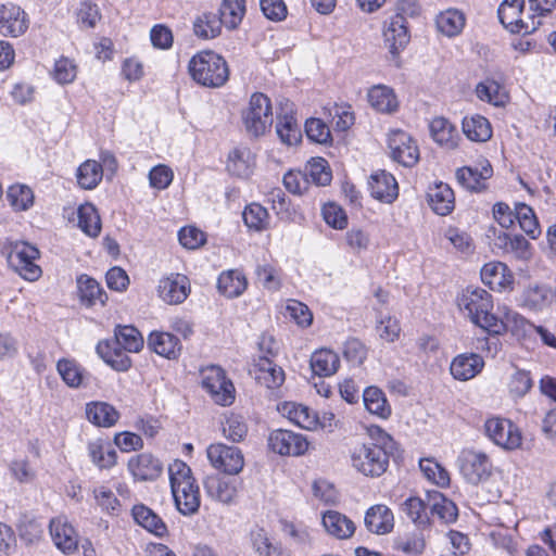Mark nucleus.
<instances>
[{
  "label": "nucleus",
  "mask_w": 556,
  "mask_h": 556,
  "mask_svg": "<svg viewBox=\"0 0 556 556\" xmlns=\"http://www.w3.org/2000/svg\"><path fill=\"white\" fill-rule=\"evenodd\" d=\"M501 317H497V321L502 324L503 329L501 333L509 330L516 336H527L536 325L532 324L519 313L510 309L507 306L500 307Z\"/></svg>",
  "instance_id": "obj_38"
},
{
  "label": "nucleus",
  "mask_w": 556,
  "mask_h": 556,
  "mask_svg": "<svg viewBox=\"0 0 556 556\" xmlns=\"http://www.w3.org/2000/svg\"><path fill=\"white\" fill-rule=\"evenodd\" d=\"M128 470L138 481L155 480L163 471L162 463L149 453L130 457Z\"/></svg>",
  "instance_id": "obj_22"
},
{
  "label": "nucleus",
  "mask_w": 556,
  "mask_h": 556,
  "mask_svg": "<svg viewBox=\"0 0 556 556\" xmlns=\"http://www.w3.org/2000/svg\"><path fill=\"white\" fill-rule=\"evenodd\" d=\"M493 175L491 163L483 159L475 166H464L456 172L458 182L467 190L481 192L486 189V180Z\"/></svg>",
  "instance_id": "obj_15"
},
{
  "label": "nucleus",
  "mask_w": 556,
  "mask_h": 556,
  "mask_svg": "<svg viewBox=\"0 0 556 556\" xmlns=\"http://www.w3.org/2000/svg\"><path fill=\"white\" fill-rule=\"evenodd\" d=\"M304 173L307 174L309 184L327 186L331 182L332 174L328 162L323 157H312L305 165Z\"/></svg>",
  "instance_id": "obj_55"
},
{
  "label": "nucleus",
  "mask_w": 556,
  "mask_h": 556,
  "mask_svg": "<svg viewBox=\"0 0 556 556\" xmlns=\"http://www.w3.org/2000/svg\"><path fill=\"white\" fill-rule=\"evenodd\" d=\"M159 298L168 305L184 303L191 292L189 278L179 273L162 277L156 287Z\"/></svg>",
  "instance_id": "obj_13"
},
{
  "label": "nucleus",
  "mask_w": 556,
  "mask_h": 556,
  "mask_svg": "<svg viewBox=\"0 0 556 556\" xmlns=\"http://www.w3.org/2000/svg\"><path fill=\"white\" fill-rule=\"evenodd\" d=\"M500 22L511 33L530 34L538 29L541 21L529 15L523 20L525 0H504L497 10Z\"/></svg>",
  "instance_id": "obj_7"
},
{
  "label": "nucleus",
  "mask_w": 556,
  "mask_h": 556,
  "mask_svg": "<svg viewBox=\"0 0 556 556\" xmlns=\"http://www.w3.org/2000/svg\"><path fill=\"white\" fill-rule=\"evenodd\" d=\"M427 197L430 207L438 215L446 216L454 210V191L446 184L439 182L430 187Z\"/></svg>",
  "instance_id": "obj_29"
},
{
  "label": "nucleus",
  "mask_w": 556,
  "mask_h": 556,
  "mask_svg": "<svg viewBox=\"0 0 556 556\" xmlns=\"http://www.w3.org/2000/svg\"><path fill=\"white\" fill-rule=\"evenodd\" d=\"M457 465L463 478L473 485L486 482L493 472V464L489 455L472 448H465L460 452Z\"/></svg>",
  "instance_id": "obj_6"
},
{
  "label": "nucleus",
  "mask_w": 556,
  "mask_h": 556,
  "mask_svg": "<svg viewBox=\"0 0 556 556\" xmlns=\"http://www.w3.org/2000/svg\"><path fill=\"white\" fill-rule=\"evenodd\" d=\"M1 254L5 256L9 266L21 277L28 281L37 280L41 269L35 264L39 251L27 242H5L1 248Z\"/></svg>",
  "instance_id": "obj_4"
},
{
  "label": "nucleus",
  "mask_w": 556,
  "mask_h": 556,
  "mask_svg": "<svg viewBox=\"0 0 556 556\" xmlns=\"http://www.w3.org/2000/svg\"><path fill=\"white\" fill-rule=\"evenodd\" d=\"M384 45L395 58L407 46L410 36L406 17L402 13L390 16L383 26Z\"/></svg>",
  "instance_id": "obj_14"
},
{
  "label": "nucleus",
  "mask_w": 556,
  "mask_h": 556,
  "mask_svg": "<svg viewBox=\"0 0 556 556\" xmlns=\"http://www.w3.org/2000/svg\"><path fill=\"white\" fill-rule=\"evenodd\" d=\"M88 420L98 427L111 428L119 419L116 408L106 402H91L86 405Z\"/></svg>",
  "instance_id": "obj_32"
},
{
  "label": "nucleus",
  "mask_w": 556,
  "mask_h": 556,
  "mask_svg": "<svg viewBox=\"0 0 556 556\" xmlns=\"http://www.w3.org/2000/svg\"><path fill=\"white\" fill-rule=\"evenodd\" d=\"M7 200L14 211H27L34 204V193L26 185H13L7 191Z\"/></svg>",
  "instance_id": "obj_57"
},
{
  "label": "nucleus",
  "mask_w": 556,
  "mask_h": 556,
  "mask_svg": "<svg viewBox=\"0 0 556 556\" xmlns=\"http://www.w3.org/2000/svg\"><path fill=\"white\" fill-rule=\"evenodd\" d=\"M340 358L337 353L328 349L315 351L311 356V368L315 375L328 377L337 372Z\"/></svg>",
  "instance_id": "obj_40"
},
{
  "label": "nucleus",
  "mask_w": 556,
  "mask_h": 556,
  "mask_svg": "<svg viewBox=\"0 0 556 556\" xmlns=\"http://www.w3.org/2000/svg\"><path fill=\"white\" fill-rule=\"evenodd\" d=\"M134 520L150 533L163 538L167 534L165 522L151 508L143 504L135 505L131 509Z\"/></svg>",
  "instance_id": "obj_33"
},
{
  "label": "nucleus",
  "mask_w": 556,
  "mask_h": 556,
  "mask_svg": "<svg viewBox=\"0 0 556 556\" xmlns=\"http://www.w3.org/2000/svg\"><path fill=\"white\" fill-rule=\"evenodd\" d=\"M551 291L544 286L529 287L523 293V305L532 311H542L551 302Z\"/></svg>",
  "instance_id": "obj_59"
},
{
  "label": "nucleus",
  "mask_w": 556,
  "mask_h": 556,
  "mask_svg": "<svg viewBox=\"0 0 556 556\" xmlns=\"http://www.w3.org/2000/svg\"><path fill=\"white\" fill-rule=\"evenodd\" d=\"M169 482L172 490L179 486L193 484L195 479L190 467L182 460L176 459L168 467Z\"/></svg>",
  "instance_id": "obj_61"
},
{
  "label": "nucleus",
  "mask_w": 556,
  "mask_h": 556,
  "mask_svg": "<svg viewBox=\"0 0 556 556\" xmlns=\"http://www.w3.org/2000/svg\"><path fill=\"white\" fill-rule=\"evenodd\" d=\"M370 194L382 202L392 203L399 195V186L393 175L377 170L368 180Z\"/></svg>",
  "instance_id": "obj_23"
},
{
  "label": "nucleus",
  "mask_w": 556,
  "mask_h": 556,
  "mask_svg": "<svg viewBox=\"0 0 556 556\" xmlns=\"http://www.w3.org/2000/svg\"><path fill=\"white\" fill-rule=\"evenodd\" d=\"M276 132L281 142L287 146L296 144L301 141L302 138L300 125L292 115L288 114L278 118Z\"/></svg>",
  "instance_id": "obj_53"
},
{
  "label": "nucleus",
  "mask_w": 556,
  "mask_h": 556,
  "mask_svg": "<svg viewBox=\"0 0 556 556\" xmlns=\"http://www.w3.org/2000/svg\"><path fill=\"white\" fill-rule=\"evenodd\" d=\"M220 425L223 435L233 443L243 441L248 434V424L244 417L239 414L229 413L225 415Z\"/></svg>",
  "instance_id": "obj_49"
},
{
  "label": "nucleus",
  "mask_w": 556,
  "mask_h": 556,
  "mask_svg": "<svg viewBox=\"0 0 556 556\" xmlns=\"http://www.w3.org/2000/svg\"><path fill=\"white\" fill-rule=\"evenodd\" d=\"M78 289L80 299L88 306L97 304L104 305L106 302V293L100 287L99 282L87 275H81L78 280Z\"/></svg>",
  "instance_id": "obj_45"
},
{
  "label": "nucleus",
  "mask_w": 556,
  "mask_h": 556,
  "mask_svg": "<svg viewBox=\"0 0 556 556\" xmlns=\"http://www.w3.org/2000/svg\"><path fill=\"white\" fill-rule=\"evenodd\" d=\"M515 215L520 228L531 238L536 239L541 235L538 218L533 208L525 203H517Z\"/></svg>",
  "instance_id": "obj_54"
},
{
  "label": "nucleus",
  "mask_w": 556,
  "mask_h": 556,
  "mask_svg": "<svg viewBox=\"0 0 556 556\" xmlns=\"http://www.w3.org/2000/svg\"><path fill=\"white\" fill-rule=\"evenodd\" d=\"M484 367L483 358L476 353H464L453 358L450 371L459 381L475 378Z\"/></svg>",
  "instance_id": "obj_24"
},
{
  "label": "nucleus",
  "mask_w": 556,
  "mask_h": 556,
  "mask_svg": "<svg viewBox=\"0 0 556 556\" xmlns=\"http://www.w3.org/2000/svg\"><path fill=\"white\" fill-rule=\"evenodd\" d=\"M244 224L256 231L266 229L268 226V213L260 204L252 203L245 207L242 214Z\"/></svg>",
  "instance_id": "obj_60"
},
{
  "label": "nucleus",
  "mask_w": 556,
  "mask_h": 556,
  "mask_svg": "<svg viewBox=\"0 0 556 556\" xmlns=\"http://www.w3.org/2000/svg\"><path fill=\"white\" fill-rule=\"evenodd\" d=\"M56 370L64 383L70 388H86L90 383L91 375L75 359H60L56 363Z\"/></svg>",
  "instance_id": "obj_27"
},
{
  "label": "nucleus",
  "mask_w": 556,
  "mask_h": 556,
  "mask_svg": "<svg viewBox=\"0 0 556 556\" xmlns=\"http://www.w3.org/2000/svg\"><path fill=\"white\" fill-rule=\"evenodd\" d=\"M87 450L91 462L99 469H110L115 466L117 458L116 451L109 444H105L101 439L89 442Z\"/></svg>",
  "instance_id": "obj_42"
},
{
  "label": "nucleus",
  "mask_w": 556,
  "mask_h": 556,
  "mask_svg": "<svg viewBox=\"0 0 556 556\" xmlns=\"http://www.w3.org/2000/svg\"><path fill=\"white\" fill-rule=\"evenodd\" d=\"M50 535L58 549L71 555L78 548V535L64 516L53 518L49 525Z\"/></svg>",
  "instance_id": "obj_16"
},
{
  "label": "nucleus",
  "mask_w": 556,
  "mask_h": 556,
  "mask_svg": "<svg viewBox=\"0 0 556 556\" xmlns=\"http://www.w3.org/2000/svg\"><path fill=\"white\" fill-rule=\"evenodd\" d=\"M244 13L245 0H223L218 16L227 28L235 29L241 23Z\"/></svg>",
  "instance_id": "obj_51"
},
{
  "label": "nucleus",
  "mask_w": 556,
  "mask_h": 556,
  "mask_svg": "<svg viewBox=\"0 0 556 556\" xmlns=\"http://www.w3.org/2000/svg\"><path fill=\"white\" fill-rule=\"evenodd\" d=\"M432 139L446 150H454L458 147L460 135L455 125L445 117H434L429 125Z\"/></svg>",
  "instance_id": "obj_25"
},
{
  "label": "nucleus",
  "mask_w": 556,
  "mask_h": 556,
  "mask_svg": "<svg viewBox=\"0 0 556 556\" xmlns=\"http://www.w3.org/2000/svg\"><path fill=\"white\" fill-rule=\"evenodd\" d=\"M481 279L484 285L494 291L511 289L514 275L506 264L502 262H490L481 268Z\"/></svg>",
  "instance_id": "obj_20"
},
{
  "label": "nucleus",
  "mask_w": 556,
  "mask_h": 556,
  "mask_svg": "<svg viewBox=\"0 0 556 556\" xmlns=\"http://www.w3.org/2000/svg\"><path fill=\"white\" fill-rule=\"evenodd\" d=\"M202 387L211 394L216 404L227 406L235 400V387L218 366H210L202 370Z\"/></svg>",
  "instance_id": "obj_9"
},
{
  "label": "nucleus",
  "mask_w": 556,
  "mask_h": 556,
  "mask_svg": "<svg viewBox=\"0 0 556 556\" xmlns=\"http://www.w3.org/2000/svg\"><path fill=\"white\" fill-rule=\"evenodd\" d=\"M78 227L89 237H97L101 231V220L97 208L91 203L80 205L77 211Z\"/></svg>",
  "instance_id": "obj_52"
},
{
  "label": "nucleus",
  "mask_w": 556,
  "mask_h": 556,
  "mask_svg": "<svg viewBox=\"0 0 556 556\" xmlns=\"http://www.w3.org/2000/svg\"><path fill=\"white\" fill-rule=\"evenodd\" d=\"M188 68L192 79L204 87H222L229 78V68L225 59L210 50L193 55Z\"/></svg>",
  "instance_id": "obj_3"
},
{
  "label": "nucleus",
  "mask_w": 556,
  "mask_h": 556,
  "mask_svg": "<svg viewBox=\"0 0 556 556\" xmlns=\"http://www.w3.org/2000/svg\"><path fill=\"white\" fill-rule=\"evenodd\" d=\"M388 146L393 161L412 167L419 161V149L413 137L401 129H393L388 136Z\"/></svg>",
  "instance_id": "obj_11"
},
{
  "label": "nucleus",
  "mask_w": 556,
  "mask_h": 556,
  "mask_svg": "<svg viewBox=\"0 0 556 556\" xmlns=\"http://www.w3.org/2000/svg\"><path fill=\"white\" fill-rule=\"evenodd\" d=\"M223 25L218 14L206 12L193 22V31L199 38L213 39L220 35Z\"/></svg>",
  "instance_id": "obj_48"
},
{
  "label": "nucleus",
  "mask_w": 556,
  "mask_h": 556,
  "mask_svg": "<svg viewBox=\"0 0 556 556\" xmlns=\"http://www.w3.org/2000/svg\"><path fill=\"white\" fill-rule=\"evenodd\" d=\"M364 525L370 533L384 535L394 528V515L388 506L376 504L366 510Z\"/></svg>",
  "instance_id": "obj_19"
},
{
  "label": "nucleus",
  "mask_w": 556,
  "mask_h": 556,
  "mask_svg": "<svg viewBox=\"0 0 556 556\" xmlns=\"http://www.w3.org/2000/svg\"><path fill=\"white\" fill-rule=\"evenodd\" d=\"M281 413L290 421L303 429L313 430L317 427V416L307 406L302 404L287 402L282 405Z\"/></svg>",
  "instance_id": "obj_39"
},
{
  "label": "nucleus",
  "mask_w": 556,
  "mask_h": 556,
  "mask_svg": "<svg viewBox=\"0 0 556 556\" xmlns=\"http://www.w3.org/2000/svg\"><path fill=\"white\" fill-rule=\"evenodd\" d=\"M248 287L245 276L238 269L223 271L217 279L218 291L229 299L240 296Z\"/></svg>",
  "instance_id": "obj_36"
},
{
  "label": "nucleus",
  "mask_w": 556,
  "mask_h": 556,
  "mask_svg": "<svg viewBox=\"0 0 556 556\" xmlns=\"http://www.w3.org/2000/svg\"><path fill=\"white\" fill-rule=\"evenodd\" d=\"M286 189L293 194H303L308 190L309 179L302 170H290L283 176Z\"/></svg>",
  "instance_id": "obj_64"
},
{
  "label": "nucleus",
  "mask_w": 556,
  "mask_h": 556,
  "mask_svg": "<svg viewBox=\"0 0 556 556\" xmlns=\"http://www.w3.org/2000/svg\"><path fill=\"white\" fill-rule=\"evenodd\" d=\"M129 353H137L143 348V338L134 326H117L112 339Z\"/></svg>",
  "instance_id": "obj_50"
},
{
  "label": "nucleus",
  "mask_w": 556,
  "mask_h": 556,
  "mask_svg": "<svg viewBox=\"0 0 556 556\" xmlns=\"http://www.w3.org/2000/svg\"><path fill=\"white\" fill-rule=\"evenodd\" d=\"M463 131L469 140L477 142H485L492 137L491 124L481 115L465 117Z\"/></svg>",
  "instance_id": "obj_44"
},
{
  "label": "nucleus",
  "mask_w": 556,
  "mask_h": 556,
  "mask_svg": "<svg viewBox=\"0 0 556 556\" xmlns=\"http://www.w3.org/2000/svg\"><path fill=\"white\" fill-rule=\"evenodd\" d=\"M177 509L185 516L193 515L200 507V491L198 484L177 486L172 490Z\"/></svg>",
  "instance_id": "obj_34"
},
{
  "label": "nucleus",
  "mask_w": 556,
  "mask_h": 556,
  "mask_svg": "<svg viewBox=\"0 0 556 556\" xmlns=\"http://www.w3.org/2000/svg\"><path fill=\"white\" fill-rule=\"evenodd\" d=\"M286 312L299 326L308 327L312 325L313 314L306 304L298 300H288Z\"/></svg>",
  "instance_id": "obj_63"
},
{
  "label": "nucleus",
  "mask_w": 556,
  "mask_h": 556,
  "mask_svg": "<svg viewBox=\"0 0 556 556\" xmlns=\"http://www.w3.org/2000/svg\"><path fill=\"white\" fill-rule=\"evenodd\" d=\"M308 441L301 433L290 430L276 429L269 433L268 446L281 456H301L308 450Z\"/></svg>",
  "instance_id": "obj_12"
},
{
  "label": "nucleus",
  "mask_w": 556,
  "mask_h": 556,
  "mask_svg": "<svg viewBox=\"0 0 556 556\" xmlns=\"http://www.w3.org/2000/svg\"><path fill=\"white\" fill-rule=\"evenodd\" d=\"M203 485L208 497L223 504H231L238 494L237 481L219 475L207 476Z\"/></svg>",
  "instance_id": "obj_18"
},
{
  "label": "nucleus",
  "mask_w": 556,
  "mask_h": 556,
  "mask_svg": "<svg viewBox=\"0 0 556 556\" xmlns=\"http://www.w3.org/2000/svg\"><path fill=\"white\" fill-rule=\"evenodd\" d=\"M457 305L471 323L489 333L501 334L503 326L497 321V316L492 314L493 299L486 290L467 287L457 296Z\"/></svg>",
  "instance_id": "obj_2"
},
{
  "label": "nucleus",
  "mask_w": 556,
  "mask_h": 556,
  "mask_svg": "<svg viewBox=\"0 0 556 556\" xmlns=\"http://www.w3.org/2000/svg\"><path fill=\"white\" fill-rule=\"evenodd\" d=\"M206 454L211 465L227 475H238L243 469L244 457L239 447L215 443L207 447Z\"/></svg>",
  "instance_id": "obj_10"
},
{
  "label": "nucleus",
  "mask_w": 556,
  "mask_h": 556,
  "mask_svg": "<svg viewBox=\"0 0 556 556\" xmlns=\"http://www.w3.org/2000/svg\"><path fill=\"white\" fill-rule=\"evenodd\" d=\"M376 331L380 339L386 342H394L401 333L399 320L389 315H380L377 318Z\"/></svg>",
  "instance_id": "obj_62"
},
{
  "label": "nucleus",
  "mask_w": 556,
  "mask_h": 556,
  "mask_svg": "<svg viewBox=\"0 0 556 556\" xmlns=\"http://www.w3.org/2000/svg\"><path fill=\"white\" fill-rule=\"evenodd\" d=\"M485 435L497 446L513 451L521 446L522 434L509 419L492 417L484 424Z\"/></svg>",
  "instance_id": "obj_8"
},
{
  "label": "nucleus",
  "mask_w": 556,
  "mask_h": 556,
  "mask_svg": "<svg viewBox=\"0 0 556 556\" xmlns=\"http://www.w3.org/2000/svg\"><path fill=\"white\" fill-rule=\"evenodd\" d=\"M102 165L94 160H87L77 168V182L83 189H94L102 180Z\"/></svg>",
  "instance_id": "obj_47"
},
{
  "label": "nucleus",
  "mask_w": 556,
  "mask_h": 556,
  "mask_svg": "<svg viewBox=\"0 0 556 556\" xmlns=\"http://www.w3.org/2000/svg\"><path fill=\"white\" fill-rule=\"evenodd\" d=\"M400 510L412 520L419 529L430 526V518L427 514V506L418 496L407 497L400 506Z\"/></svg>",
  "instance_id": "obj_43"
},
{
  "label": "nucleus",
  "mask_w": 556,
  "mask_h": 556,
  "mask_svg": "<svg viewBox=\"0 0 556 556\" xmlns=\"http://www.w3.org/2000/svg\"><path fill=\"white\" fill-rule=\"evenodd\" d=\"M321 522L326 532L338 540L350 539L356 530L354 521L337 510L325 511Z\"/></svg>",
  "instance_id": "obj_26"
},
{
  "label": "nucleus",
  "mask_w": 556,
  "mask_h": 556,
  "mask_svg": "<svg viewBox=\"0 0 556 556\" xmlns=\"http://www.w3.org/2000/svg\"><path fill=\"white\" fill-rule=\"evenodd\" d=\"M96 350L98 355L114 370L126 371L131 367L128 351H125L113 340L99 342Z\"/></svg>",
  "instance_id": "obj_28"
},
{
  "label": "nucleus",
  "mask_w": 556,
  "mask_h": 556,
  "mask_svg": "<svg viewBox=\"0 0 556 556\" xmlns=\"http://www.w3.org/2000/svg\"><path fill=\"white\" fill-rule=\"evenodd\" d=\"M368 102L382 113H392L397 109V100L393 90L387 86H374L368 91Z\"/></svg>",
  "instance_id": "obj_41"
},
{
  "label": "nucleus",
  "mask_w": 556,
  "mask_h": 556,
  "mask_svg": "<svg viewBox=\"0 0 556 556\" xmlns=\"http://www.w3.org/2000/svg\"><path fill=\"white\" fill-rule=\"evenodd\" d=\"M363 401L366 409L380 418H388L391 415V407L388 404L384 393L377 387H368L364 390Z\"/></svg>",
  "instance_id": "obj_46"
},
{
  "label": "nucleus",
  "mask_w": 556,
  "mask_h": 556,
  "mask_svg": "<svg viewBox=\"0 0 556 556\" xmlns=\"http://www.w3.org/2000/svg\"><path fill=\"white\" fill-rule=\"evenodd\" d=\"M28 28L26 13L15 4L0 7V34L5 37H18Z\"/></svg>",
  "instance_id": "obj_17"
},
{
  "label": "nucleus",
  "mask_w": 556,
  "mask_h": 556,
  "mask_svg": "<svg viewBox=\"0 0 556 556\" xmlns=\"http://www.w3.org/2000/svg\"><path fill=\"white\" fill-rule=\"evenodd\" d=\"M247 132L253 137L263 136L273 124L271 103L267 96L255 92L242 113Z\"/></svg>",
  "instance_id": "obj_5"
},
{
  "label": "nucleus",
  "mask_w": 556,
  "mask_h": 556,
  "mask_svg": "<svg viewBox=\"0 0 556 556\" xmlns=\"http://www.w3.org/2000/svg\"><path fill=\"white\" fill-rule=\"evenodd\" d=\"M395 441L380 427L369 428V440L351 450V465L365 477H381L389 467Z\"/></svg>",
  "instance_id": "obj_1"
},
{
  "label": "nucleus",
  "mask_w": 556,
  "mask_h": 556,
  "mask_svg": "<svg viewBox=\"0 0 556 556\" xmlns=\"http://www.w3.org/2000/svg\"><path fill=\"white\" fill-rule=\"evenodd\" d=\"M427 497L428 506L433 517H437L445 525L456 521L458 517V509L453 501L445 497L438 491L428 492Z\"/></svg>",
  "instance_id": "obj_31"
},
{
  "label": "nucleus",
  "mask_w": 556,
  "mask_h": 556,
  "mask_svg": "<svg viewBox=\"0 0 556 556\" xmlns=\"http://www.w3.org/2000/svg\"><path fill=\"white\" fill-rule=\"evenodd\" d=\"M253 549L260 556H280V547L269 538L265 529L255 527L250 532Z\"/></svg>",
  "instance_id": "obj_56"
},
{
  "label": "nucleus",
  "mask_w": 556,
  "mask_h": 556,
  "mask_svg": "<svg viewBox=\"0 0 556 556\" xmlns=\"http://www.w3.org/2000/svg\"><path fill=\"white\" fill-rule=\"evenodd\" d=\"M420 470L424 476L438 486H447L450 484V475L445 468L431 458H424L419 462Z\"/></svg>",
  "instance_id": "obj_58"
},
{
  "label": "nucleus",
  "mask_w": 556,
  "mask_h": 556,
  "mask_svg": "<svg viewBox=\"0 0 556 556\" xmlns=\"http://www.w3.org/2000/svg\"><path fill=\"white\" fill-rule=\"evenodd\" d=\"M435 25L438 31L452 38L463 31L466 25V16L457 9H447L437 15Z\"/></svg>",
  "instance_id": "obj_37"
},
{
  "label": "nucleus",
  "mask_w": 556,
  "mask_h": 556,
  "mask_svg": "<svg viewBox=\"0 0 556 556\" xmlns=\"http://www.w3.org/2000/svg\"><path fill=\"white\" fill-rule=\"evenodd\" d=\"M255 166V155L247 147L235 148L228 155L227 170L237 177H249Z\"/></svg>",
  "instance_id": "obj_30"
},
{
  "label": "nucleus",
  "mask_w": 556,
  "mask_h": 556,
  "mask_svg": "<svg viewBox=\"0 0 556 556\" xmlns=\"http://www.w3.org/2000/svg\"><path fill=\"white\" fill-rule=\"evenodd\" d=\"M252 372L255 380L267 389H277L285 381V371L271 358L260 356L253 365Z\"/></svg>",
  "instance_id": "obj_21"
},
{
  "label": "nucleus",
  "mask_w": 556,
  "mask_h": 556,
  "mask_svg": "<svg viewBox=\"0 0 556 556\" xmlns=\"http://www.w3.org/2000/svg\"><path fill=\"white\" fill-rule=\"evenodd\" d=\"M148 345L156 354L168 359L177 358L180 352L178 338L169 332H151L148 338Z\"/></svg>",
  "instance_id": "obj_35"
}]
</instances>
